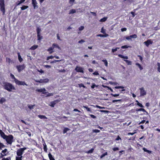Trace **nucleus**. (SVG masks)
<instances>
[{"instance_id": "dca6fc26", "label": "nucleus", "mask_w": 160, "mask_h": 160, "mask_svg": "<svg viewBox=\"0 0 160 160\" xmlns=\"http://www.w3.org/2000/svg\"><path fill=\"white\" fill-rule=\"evenodd\" d=\"M42 140L43 141V149L45 152H47V146L46 144V143L45 142V141L43 139H42Z\"/></svg>"}, {"instance_id": "0eeeda50", "label": "nucleus", "mask_w": 160, "mask_h": 160, "mask_svg": "<svg viewBox=\"0 0 160 160\" xmlns=\"http://www.w3.org/2000/svg\"><path fill=\"white\" fill-rule=\"evenodd\" d=\"M15 83L16 84L18 85H26L27 86V84L24 81H21L18 80V79L15 80Z\"/></svg>"}, {"instance_id": "1a4fd4ad", "label": "nucleus", "mask_w": 160, "mask_h": 160, "mask_svg": "<svg viewBox=\"0 0 160 160\" xmlns=\"http://www.w3.org/2000/svg\"><path fill=\"white\" fill-rule=\"evenodd\" d=\"M46 90L44 88H42L41 89H37L36 90V91L38 92H42L43 94H47L48 93V92H45Z\"/></svg>"}, {"instance_id": "393cba45", "label": "nucleus", "mask_w": 160, "mask_h": 160, "mask_svg": "<svg viewBox=\"0 0 160 160\" xmlns=\"http://www.w3.org/2000/svg\"><path fill=\"white\" fill-rule=\"evenodd\" d=\"M52 47L54 48L56 47V48H58V49H59L60 48V47L58 46V45L57 44H56V43H53L52 45Z\"/></svg>"}, {"instance_id": "680f3d73", "label": "nucleus", "mask_w": 160, "mask_h": 160, "mask_svg": "<svg viewBox=\"0 0 160 160\" xmlns=\"http://www.w3.org/2000/svg\"><path fill=\"white\" fill-rule=\"evenodd\" d=\"M84 28V27L83 26H81L78 29L80 31H81L83 30Z\"/></svg>"}, {"instance_id": "4d7b16f0", "label": "nucleus", "mask_w": 160, "mask_h": 160, "mask_svg": "<svg viewBox=\"0 0 160 160\" xmlns=\"http://www.w3.org/2000/svg\"><path fill=\"white\" fill-rule=\"evenodd\" d=\"M92 132L96 133L99 132H100V130L98 129H94L92 130Z\"/></svg>"}, {"instance_id": "ea45409f", "label": "nucleus", "mask_w": 160, "mask_h": 160, "mask_svg": "<svg viewBox=\"0 0 160 160\" xmlns=\"http://www.w3.org/2000/svg\"><path fill=\"white\" fill-rule=\"evenodd\" d=\"M22 156H16V160H22Z\"/></svg>"}, {"instance_id": "69168bd1", "label": "nucleus", "mask_w": 160, "mask_h": 160, "mask_svg": "<svg viewBox=\"0 0 160 160\" xmlns=\"http://www.w3.org/2000/svg\"><path fill=\"white\" fill-rule=\"evenodd\" d=\"M54 57V56H50L48 57L47 58V60H48L50 59H52Z\"/></svg>"}, {"instance_id": "4be33fe9", "label": "nucleus", "mask_w": 160, "mask_h": 160, "mask_svg": "<svg viewBox=\"0 0 160 160\" xmlns=\"http://www.w3.org/2000/svg\"><path fill=\"white\" fill-rule=\"evenodd\" d=\"M143 150L144 151V152H147L149 154H150L152 153V151H150L149 150H147L146 148H142Z\"/></svg>"}, {"instance_id": "8fccbe9b", "label": "nucleus", "mask_w": 160, "mask_h": 160, "mask_svg": "<svg viewBox=\"0 0 160 160\" xmlns=\"http://www.w3.org/2000/svg\"><path fill=\"white\" fill-rule=\"evenodd\" d=\"M10 76L11 77V78H12V79H14V81L15 82V80L16 79H16L14 77V75L12 74V73H11L10 74Z\"/></svg>"}, {"instance_id": "a19ab883", "label": "nucleus", "mask_w": 160, "mask_h": 160, "mask_svg": "<svg viewBox=\"0 0 160 160\" xmlns=\"http://www.w3.org/2000/svg\"><path fill=\"white\" fill-rule=\"evenodd\" d=\"M125 91V90L124 89H122L121 90H119V91H118L117 90H115V91L117 92H118V94L121 93V92H122L124 91Z\"/></svg>"}, {"instance_id": "c9c22d12", "label": "nucleus", "mask_w": 160, "mask_h": 160, "mask_svg": "<svg viewBox=\"0 0 160 160\" xmlns=\"http://www.w3.org/2000/svg\"><path fill=\"white\" fill-rule=\"evenodd\" d=\"M157 65L158 67L157 68L158 71L160 72V63L158 62L157 63Z\"/></svg>"}, {"instance_id": "f03ea898", "label": "nucleus", "mask_w": 160, "mask_h": 160, "mask_svg": "<svg viewBox=\"0 0 160 160\" xmlns=\"http://www.w3.org/2000/svg\"><path fill=\"white\" fill-rule=\"evenodd\" d=\"M13 137L11 134H9L6 137L5 139L7 142L10 145H11L13 141Z\"/></svg>"}, {"instance_id": "7ed1b4c3", "label": "nucleus", "mask_w": 160, "mask_h": 160, "mask_svg": "<svg viewBox=\"0 0 160 160\" xmlns=\"http://www.w3.org/2000/svg\"><path fill=\"white\" fill-rule=\"evenodd\" d=\"M0 10L3 13V15H4L5 12L4 0H0Z\"/></svg>"}, {"instance_id": "c85d7f7f", "label": "nucleus", "mask_w": 160, "mask_h": 160, "mask_svg": "<svg viewBox=\"0 0 160 160\" xmlns=\"http://www.w3.org/2000/svg\"><path fill=\"white\" fill-rule=\"evenodd\" d=\"M102 61L104 62V64L105 66L107 67L108 66V62L107 60L105 59L102 60Z\"/></svg>"}, {"instance_id": "f257e3e1", "label": "nucleus", "mask_w": 160, "mask_h": 160, "mask_svg": "<svg viewBox=\"0 0 160 160\" xmlns=\"http://www.w3.org/2000/svg\"><path fill=\"white\" fill-rule=\"evenodd\" d=\"M3 88L8 91L11 92L12 90H15L14 87L11 83L7 82L3 83Z\"/></svg>"}, {"instance_id": "6ab92c4d", "label": "nucleus", "mask_w": 160, "mask_h": 160, "mask_svg": "<svg viewBox=\"0 0 160 160\" xmlns=\"http://www.w3.org/2000/svg\"><path fill=\"white\" fill-rule=\"evenodd\" d=\"M48 156L50 160H55L54 158L52 156L50 153H49L48 154Z\"/></svg>"}, {"instance_id": "72a5a7b5", "label": "nucleus", "mask_w": 160, "mask_h": 160, "mask_svg": "<svg viewBox=\"0 0 160 160\" xmlns=\"http://www.w3.org/2000/svg\"><path fill=\"white\" fill-rule=\"evenodd\" d=\"M136 65L139 67L140 70H142L143 69L142 67L141 66L140 64L139 63H136Z\"/></svg>"}, {"instance_id": "5701e85b", "label": "nucleus", "mask_w": 160, "mask_h": 160, "mask_svg": "<svg viewBox=\"0 0 160 160\" xmlns=\"http://www.w3.org/2000/svg\"><path fill=\"white\" fill-rule=\"evenodd\" d=\"M38 117L41 119H47V118L46 116H44V115H38Z\"/></svg>"}, {"instance_id": "79ce46f5", "label": "nucleus", "mask_w": 160, "mask_h": 160, "mask_svg": "<svg viewBox=\"0 0 160 160\" xmlns=\"http://www.w3.org/2000/svg\"><path fill=\"white\" fill-rule=\"evenodd\" d=\"M55 105V103H54L53 101H52L50 102V104L49 105L52 107H54Z\"/></svg>"}, {"instance_id": "13d9d810", "label": "nucleus", "mask_w": 160, "mask_h": 160, "mask_svg": "<svg viewBox=\"0 0 160 160\" xmlns=\"http://www.w3.org/2000/svg\"><path fill=\"white\" fill-rule=\"evenodd\" d=\"M111 95L114 97H116L119 96V94H113L112 93H111Z\"/></svg>"}, {"instance_id": "a18cd8bd", "label": "nucleus", "mask_w": 160, "mask_h": 160, "mask_svg": "<svg viewBox=\"0 0 160 160\" xmlns=\"http://www.w3.org/2000/svg\"><path fill=\"white\" fill-rule=\"evenodd\" d=\"M35 106V105H28V108L30 109H33V107H34V106Z\"/></svg>"}, {"instance_id": "cd10ccee", "label": "nucleus", "mask_w": 160, "mask_h": 160, "mask_svg": "<svg viewBox=\"0 0 160 160\" xmlns=\"http://www.w3.org/2000/svg\"><path fill=\"white\" fill-rule=\"evenodd\" d=\"M28 8V6L23 5L22 7H21V9L22 10H24Z\"/></svg>"}, {"instance_id": "20e7f679", "label": "nucleus", "mask_w": 160, "mask_h": 160, "mask_svg": "<svg viewBox=\"0 0 160 160\" xmlns=\"http://www.w3.org/2000/svg\"><path fill=\"white\" fill-rule=\"evenodd\" d=\"M8 149L5 148L2 151V152L0 154V159L1 158H3L5 156L8 155Z\"/></svg>"}, {"instance_id": "ddd939ff", "label": "nucleus", "mask_w": 160, "mask_h": 160, "mask_svg": "<svg viewBox=\"0 0 160 160\" xmlns=\"http://www.w3.org/2000/svg\"><path fill=\"white\" fill-rule=\"evenodd\" d=\"M23 153V152L20 149V148L18 149L16 152L17 155L18 156H22V155Z\"/></svg>"}, {"instance_id": "2f4dec72", "label": "nucleus", "mask_w": 160, "mask_h": 160, "mask_svg": "<svg viewBox=\"0 0 160 160\" xmlns=\"http://www.w3.org/2000/svg\"><path fill=\"white\" fill-rule=\"evenodd\" d=\"M107 17H104L101 18L100 19V21L101 22H104L107 20Z\"/></svg>"}, {"instance_id": "5fc2aeb1", "label": "nucleus", "mask_w": 160, "mask_h": 160, "mask_svg": "<svg viewBox=\"0 0 160 160\" xmlns=\"http://www.w3.org/2000/svg\"><path fill=\"white\" fill-rule=\"evenodd\" d=\"M21 4L20 1H18L16 3V6L17 7Z\"/></svg>"}, {"instance_id": "c03bdc74", "label": "nucleus", "mask_w": 160, "mask_h": 160, "mask_svg": "<svg viewBox=\"0 0 160 160\" xmlns=\"http://www.w3.org/2000/svg\"><path fill=\"white\" fill-rule=\"evenodd\" d=\"M94 151V149L93 148H92L89 150L87 152H86V153H92Z\"/></svg>"}, {"instance_id": "774afa93", "label": "nucleus", "mask_w": 160, "mask_h": 160, "mask_svg": "<svg viewBox=\"0 0 160 160\" xmlns=\"http://www.w3.org/2000/svg\"><path fill=\"white\" fill-rule=\"evenodd\" d=\"M59 72H66V70L64 69H61L59 70Z\"/></svg>"}, {"instance_id": "de8ad7c7", "label": "nucleus", "mask_w": 160, "mask_h": 160, "mask_svg": "<svg viewBox=\"0 0 160 160\" xmlns=\"http://www.w3.org/2000/svg\"><path fill=\"white\" fill-rule=\"evenodd\" d=\"M136 110L137 111H142L143 112H145L146 111L145 109L142 108H140L138 109H137Z\"/></svg>"}, {"instance_id": "338daca9", "label": "nucleus", "mask_w": 160, "mask_h": 160, "mask_svg": "<svg viewBox=\"0 0 160 160\" xmlns=\"http://www.w3.org/2000/svg\"><path fill=\"white\" fill-rule=\"evenodd\" d=\"M60 100L58 99L55 100L54 101H53V102H54V103H55V104L56 103H58L60 102Z\"/></svg>"}, {"instance_id": "423d86ee", "label": "nucleus", "mask_w": 160, "mask_h": 160, "mask_svg": "<svg viewBox=\"0 0 160 160\" xmlns=\"http://www.w3.org/2000/svg\"><path fill=\"white\" fill-rule=\"evenodd\" d=\"M25 68V66L24 64L18 65L16 66V68L18 72H20L21 71L24 69Z\"/></svg>"}, {"instance_id": "7c9ffc66", "label": "nucleus", "mask_w": 160, "mask_h": 160, "mask_svg": "<svg viewBox=\"0 0 160 160\" xmlns=\"http://www.w3.org/2000/svg\"><path fill=\"white\" fill-rule=\"evenodd\" d=\"M47 95L45 96L46 97L51 96H52L53 95V93H48H48H47V94H46Z\"/></svg>"}, {"instance_id": "f704fd0d", "label": "nucleus", "mask_w": 160, "mask_h": 160, "mask_svg": "<svg viewBox=\"0 0 160 160\" xmlns=\"http://www.w3.org/2000/svg\"><path fill=\"white\" fill-rule=\"evenodd\" d=\"M83 108H85L88 111L92 112V111L91 110L90 108L87 106H83Z\"/></svg>"}, {"instance_id": "aec40b11", "label": "nucleus", "mask_w": 160, "mask_h": 160, "mask_svg": "<svg viewBox=\"0 0 160 160\" xmlns=\"http://www.w3.org/2000/svg\"><path fill=\"white\" fill-rule=\"evenodd\" d=\"M53 48L52 47H50L49 48L48 50L47 51L48 52H49V53L50 54L52 53L54 51H53Z\"/></svg>"}, {"instance_id": "6e6552de", "label": "nucleus", "mask_w": 160, "mask_h": 160, "mask_svg": "<svg viewBox=\"0 0 160 160\" xmlns=\"http://www.w3.org/2000/svg\"><path fill=\"white\" fill-rule=\"evenodd\" d=\"M140 90V96H144L146 95L147 93L146 91L144 90V88L143 87H142L139 88Z\"/></svg>"}, {"instance_id": "473e14b6", "label": "nucleus", "mask_w": 160, "mask_h": 160, "mask_svg": "<svg viewBox=\"0 0 160 160\" xmlns=\"http://www.w3.org/2000/svg\"><path fill=\"white\" fill-rule=\"evenodd\" d=\"M69 130V129L67 128H65L64 129H63V134H65V133H66Z\"/></svg>"}, {"instance_id": "412c9836", "label": "nucleus", "mask_w": 160, "mask_h": 160, "mask_svg": "<svg viewBox=\"0 0 160 160\" xmlns=\"http://www.w3.org/2000/svg\"><path fill=\"white\" fill-rule=\"evenodd\" d=\"M118 56L121 58L128 59V57L127 56H124L122 55L119 54L118 55Z\"/></svg>"}, {"instance_id": "c756f323", "label": "nucleus", "mask_w": 160, "mask_h": 160, "mask_svg": "<svg viewBox=\"0 0 160 160\" xmlns=\"http://www.w3.org/2000/svg\"><path fill=\"white\" fill-rule=\"evenodd\" d=\"M5 145L2 143L0 142V150H2V148L5 147Z\"/></svg>"}, {"instance_id": "603ef678", "label": "nucleus", "mask_w": 160, "mask_h": 160, "mask_svg": "<svg viewBox=\"0 0 160 160\" xmlns=\"http://www.w3.org/2000/svg\"><path fill=\"white\" fill-rule=\"evenodd\" d=\"M112 150L114 151H118L119 150V148L118 147H114L112 148Z\"/></svg>"}, {"instance_id": "9d476101", "label": "nucleus", "mask_w": 160, "mask_h": 160, "mask_svg": "<svg viewBox=\"0 0 160 160\" xmlns=\"http://www.w3.org/2000/svg\"><path fill=\"white\" fill-rule=\"evenodd\" d=\"M143 43L147 47H148L150 44H152L153 42L151 39H148L147 41L144 42Z\"/></svg>"}, {"instance_id": "0e129e2a", "label": "nucleus", "mask_w": 160, "mask_h": 160, "mask_svg": "<svg viewBox=\"0 0 160 160\" xmlns=\"http://www.w3.org/2000/svg\"><path fill=\"white\" fill-rule=\"evenodd\" d=\"M74 1L75 0H69V2L70 4H71L72 5Z\"/></svg>"}, {"instance_id": "b1692460", "label": "nucleus", "mask_w": 160, "mask_h": 160, "mask_svg": "<svg viewBox=\"0 0 160 160\" xmlns=\"http://www.w3.org/2000/svg\"><path fill=\"white\" fill-rule=\"evenodd\" d=\"M6 101V100L4 98H2L0 100V103L2 104L4 102Z\"/></svg>"}, {"instance_id": "e2e57ef3", "label": "nucleus", "mask_w": 160, "mask_h": 160, "mask_svg": "<svg viewBox=\"0 0 160 160\" xmlns=\"http://www.w3.org/2000/svg\"><path fill=\"white\" fill-rule=\"evenodd\" d=\"M104 87H106V88H108L110 90V91L111 92H113V90L110 87L108 86H105Z\"/></svg>"}, {"instance_id": "a211bd4d", "label": "nucleus", "mask_w": 160, "mask_h": 160, "mask_svg": "<svg viewBox=\"0 0 160 160\" xmlns=\"http://www.w3.org/2000/svg\"><path fill=\"white\" fill-rule=\"evenodd\" d=\"M38 47V45H34L32 46L30 48V49L31 50H34L36 49V48H37Z\"/></svg>"}, {"instance_id": "4468645a", "label": "nucleus", "mask_w": 160, "mask_h": 160, "mask_svg": "<svg viewBox=\"0 0 160 160\" xmlns=\"http://www.w3.org/2000/svg\"><path fill=\"white\" fill-rule=\"evenodd\" d=\"M37 4V3L36 0H32V4L33 5L34 9L38 8Z\"/></svg>"}, {"instance_id": "6e6d98bb", "label": "nucleus", "mask_w": 160, "mask_h": 160, "mask_svg": "<svg viewBox=\"0 0 160 160\" xmlns=\"http://www.w3.org/2000/svg\"><path fill=\"white\" fill-rule=\"evenodd\" d=\"M122 101V99H118V100H113L112 101V102L114 103V102H117L118 101Z\"/></svg>"}, {"instance_id": "49530a36", "label": "nucleus", "mask_w": 160, "mask_h": 160, "mask_svg": "<svg viewBox=\"0 0 160 160\" xmlns=\"http://www.w3.org/2000/svg\"><path fill=\"white\" fill-rule=\"evenodd\" d=\"M136 102H138L137 103V104L141 108H143L144 107V106L142 105V104L141 103L138 102V100H137Z\"/></svg>"}, {"instance_id": "9b49d317", "label": "nucleus", "mask_w": 160, "mask_h": 160, "mask_svg": "<svg viewBox=\"0 0 160 160\" xmlns=\"http://www.w3.org/2000/svg\"><path fill=\"white\" fill-rule=\"evenodd\" d=\"M75 70L78 72L83 73V70L82 68L80 67L77 66Z\"/></svg>"}, {"instance_id": "a878e982", "label": "nucleus", "mask_w": 160, "mask_h": 160, "mask_svg": "<svg viewBox=\"0 0 160 160\" xmlns=\"http://www.w3.org/2000/svg\"><path fill=\"white\" fill-rule=\"evenodd\" d=\"M76 12V10L75 9H71L69 12V14H73L74 13H75Z\"/></svg>"}, {"instance_id": "bb28decb", "label": "nucleus", "mask_w": 160, "mask_h": 160, "mask_svg": "<svg viewBox=\"0 0 160 160\" xmlns=\"http://www.w3.org/2000/svg\"><path fill=\"white\" fill-rule=\"evenodd\" d=\"M124 61L128 65H131L132 64V62L129 60L124 59Z\"/></svg>"}, {"instance_id": "2eb2a0df", "label": "nucleus", "mask_w": 160, "mask_h": 160, "mask_svg": "<svg viewBox=\"0 0 160 160\" xmlns=\"http://www.w3.org/2000/svg\"><path fill=\"white\" fill-rule=\"evenodd\" d=\"M0 134L1 137L4 139H5L7 136V135H5L4 133L1 130H0Z\"/></svg>"}, {"instance_id": "09e8293b", "label": "nucleus", "mask_w": 160, "mask_h": 160, "mask_svg": "<svg viewBox=\"0 0 160 160\" xmlns=\"http://www.w3.org/2000/svg\"><path fill=\"white\" fill-rule=\"evenodd\" d=\"M35 82H39L40 83H42L43 82V79H40V80H35Z\"/></svg>"}, {"instance_id": "e433bc0d", "label": "nucleus", "mask_w": 160, "mask_h": 160, "mask_svg": "<svg viewBox=\"0 0 160 160\" xmlns=\"http://www.w3.org/2000/svg\"><path fill=\"white\" fill-rule=\"evenodd\" d=\"M124 88V87L122 86H116L114 88V89L115 88V89H118L119 88L123 89Z\"/></svg>"}, {"instance_id": "864d4df0", "label": "nucleus", "mask_w": 160, "mask_h": 160, "mask_svg": "<svg viewBox=\"0 0 160 160\" xmlns=\"http://www.w3.org/2000/svg\"><path fill=\"white\" fill-rule=\"evenodd\" d=\"M78 85L80 88H81V87H82L84 88H86L85 86L82 83L79 84H78Z\"/></svg>"}, {"instance_id": "f3484780", "label": "nucleus", "mask_w": 160, "mask_h": 160, "mask_svg": "<svg viewBox=\"0 0 160 160\" xmlns=\"http://www.w3.org/2000/svg\"><path fill=\"white\" fill-rule=\"evenodd\" d=\"M17 54L18 55V59L19 61L20 62H21L23 61V59L21 57V56L20 53L19 52H18L17 53Z\"/></svg>"}, {"instance_id": "bf43d9fd", "label": "nucleus", "mask_w": 160, "mask_h": 160, "mask_svg": "<svg viewBox=\"0 0 160 160\" xmlns=\"http://www.w3.org/2000/svg\"><path fill=\"white\" fill-rule=\"evenodd\" d=\"M101 32L103 34H105V30L103 29V27L102 28Z\"/></svg>"}, {"instance_id": "052dcab7", "label": "nucleus", "mask_w": 160, "mask_h": 160, "mask_svg": "<svg viewBox=\"0 0 160 160\" xmlns=\"http://www.w3.org/2000/svg\"><path fill=\"white\" fill-rule=\"evenodd\" d=\"M129 47L128 46H127V45H125L124 46H122L121 47V48L122 49L124 48H127Z\"/></svg>"}, {"instance_id": "58836bf2", "label": "nucleus", "mask_w": 160, "mask_h": 160, "mask_svg": "<svg viewBox=\"0 0 160 160\" xmlns=\"http://www.w3.org/2000/svg\"><path fill=\"white\" fill-rule=\"evenodd\" d=\"M2 160H11V158L10 157H8L7 158L3 157L2 158Z\"/></svg>"}, {"instance_id": "39448f33", "label": "nucleus", "mask_w": 160, "mask_h": 160, "mask_svg": "<svg viewBox=\"0 0 160 160\" xmlns=\"http://www.w3.org/2000/svg\"><path fill=\"white\" fill-rule=\"evenodd\" d=\"M36 31L37 33L38 40H41L42 38V37L40 35V32L41 31V29L39 27H37Z\"/></svg>"}, {"instance_id": "37998d69", "label": "nucleus", "mask_w": 160, "mask_h": 160, "mask_svg": "<svg viewBox=\"0 0 160 160\" xmlns=\"http://www.w3.org/2000/svg\"><path fill=\"white\" fill-rule=\"evenodd\" d=\"M49 81V80L48 78H46L44 79H43V83H47Z\"/></svg>"}, {"instance_id": "4c0bfd02", "label": "nucleus", "mask_w": 160, "mask_h": 160, "mask_svg": "<svg viewBox=\"0 0 160 160\" xmlns=\"http://www.w3.org/2000/svg\"><path fill=\"white\" fill-rule=\"evenodd\" d=\"M119 48L117 47L115 48V49L112 48V52L113 53L115 52H116L118 49H119Z\"/></svg>"}, {"instance_id": "f8f14e48", "label": "nucleus", "mask_w": 160, "mask_h": 160, "mask_svg": "<svg viewBox=\"0 0 160 160\" xmlns=\"http://www.w3.org/2000/svg\"><path fill=\"white\" fill-rule=\"evenodd\" d=\"M137 37V35L136 34H134L132 35H130L129 36H126L125 38L127 40H129L131 39V38H136Z\"/></svg>"}, {"instance_id": "3c124183", "label": "nucleus", "mask_w": 160, "mask_h": 160, "mask_svg": "<svg viewBox=\"0 0 160 160\" xmlns=\"http://www.w3.org/2000/svg\"><path fill=\"white\" fill-rule=\"evenodd\" d=\"M98 86L96 85L94 83H93L91 86L92 88H94L95 87H98Z\"/></svg>"}]
</instances>
